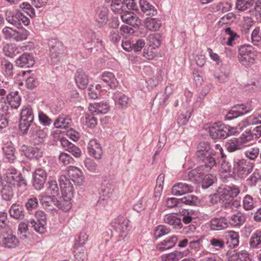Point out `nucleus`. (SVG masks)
I'll return each instance as SVG.
<instances>
[{
	"mask_svg": "<svg viewBox=\"0 0 261 261\" xmlns=\"http://www.w3.org/2000/svg\"><path fill=\"white\" fill-rule=\"evenodd\" d=\"M196 156L199 160L204 162V164L190 171L188 174V178L185 179V180L199 181L202 179L203 175L208 173L216 165V161L212 156L211 152L197 150Z\"/></svg>",
	"mask_w": 261,
	"mask_h": 261,
	"instance_id": "1",
	"label": "nucleus"
},
{
	"mask_svg": "<svg viewBox=\"0 0 261 261\" xmlns=\"http://www.w3.org/2000/svg\"><path fill=\"white\" fill-rule=\"evenodd\" d=\"M16 185L18 187L26 186V181L21 174L13 172L7 173L6 180L3 182V188L1 191L2 197L4 200H11Z\"/></svg>",
	"mask_w": 261,
	"mask_h": 261,
	"instance_id": "2",
	"label": "nucleus"
},
{
	"mask_svg": "<svg viewBox=\"0 0 261 261\" xmlns=\"http://www.w3.org/2000/svg\"><path fill=\"white\" fill-rule=\"evenodd\" d=\"M254 167V164L246 159H238L234 162L233 172L240 177L244 178L251 173Z\"/></svg>",
	"mask_w": 261,
	"mask_h": 261,
	"instance_id": "3",
	"label": "nucleus"
},
{
	"mask_svg": "<svg viewBox=\"0 0 261 261\" xmlns=\"http://www.w3.org/2000/svg\"><path fill=\"white\" fill-rule=\"evenodd\" d=\"M238 60L245 67H248L255 63V55L253 48L251 45H242L239 50Z\"/></svg>",
	"mask_w": 261,
	"mask_h": 261,
	"instance_id": "4",
	"label": "nucleus"
},
{
	"mask_svg": "<svg viewBox=\"0 0 261 261\" xmlns=\"http://www.w3.org/2000/svg\"><path fill=\"white\" fill-rule=\"evenodd\" d=\"M230 128L229 126L217 122L209 127L208 133L213 139H225L230 135Z\"/></svg>",
	"mask_w": 261,
	"mask_h": 261,
	"instance_id": "5",
	"label": "nucleus"
},
{
	"mask_svg": "<svg viewBox=\"0 0 261 261\" xmlns=\"http://www.w3.org/2000/svg\"><path fill=\"white\" fill-rule=\"evenodd\" d=\"M87 239V234L81 233L76 241L74 247V255L75 259L77 261H87V254L85 248L83 247Z\"/></svg>",
	"mask_w": 261,
	"mask_h": 261,
	"instance_id": "6",
	"label": "nucleus"
},
{
	"mask_svg": "<svg viewBox=\"0 0 261 261\" xmlns=\"http://www.w3.org/2000/svg\"><path fill=\"white\" fill-rule=\"evenodd\" d=\"M19 244L18 240L13 234L9 227L2 229L0 232V244L5 247L12 248Z\"/></svg>",
	"mask_w": 261,
	"mask_h": 261,
	"instance_id": "7",
	"label": "nucleus"
},
{
	"mask_svg": "<svg viewBox=\"0 0 261 261\" xmlns=\"http://www.w3.org/2000/svg\"><path fill=\"white\" fill-rule=\"evenodd\" d=\"M59 182L62 198L71 199L73 197L74 190L69 180L65 175H61L59 178Z\"/></svg>",
	"mask_w": 261,
	"mask_h": 261,
	"instance_id": "8",
	"label": "nucleus"
},
{
	"mask_svg": "<svg viewBox=\"0 0 261 261\" xmlns=\"http://www.w3.org/2000/svg\"><path fill=\"white\" fill-rule=\"evenodd\" d=\"M26 48V46H17L14 43H8L4 45L3 51L6 57L13 58L17 55L20 54L22 51H24Z\"/></svg>",
	"mask_w": 261,
	"mask_h": 261,
	"instance_id": "9",
	"label": "nucleus"
},
{
	"mask_svg": "<svg viewBox=\"0 0 261 261\" xmlns=\"http://www.w3.org/2000/svg\"><path fill=\"white\" fill-rule=\"evenodd\" d=\"M47 178V173L42 168L37 169L33 174V184L37 190H41L43 187Z\"/></svg>",
	"mask_w": 261,
	"mask_h": 261,
	"instance_id": "10",
	"label": "nucleus"
},
{
	"mask_svg": "<svg viewBox=\"0 0 261 261\" xmlns=\"http://www.w3.org/2000/svg\"><path fill=\"white\" fill-rule=\"evenodd\" d=\"M67 171L73 182L78 186L83 184L84 181V177L82 171L79 168L70 166L67 168Z\"/></svg>",
	"mask_w": 261,
	"mask_h": 261,
	"instance_id": "11",
	"label": "nucleus"
},
{
	"mask_svg": "<svg viewBox=\"0 0 261 261\" xmlns=\"http://www.w3.org/2000/svg\"><path fill=\"white\" fill-rule=\"evenodd\" d=\"M194 190L193 186L187 182H181L175 184L172 189V193L176 196L184 195L192 192Z\"/></svg>",
	"mask_w": 261,
	"mask_h": 261,
	"instance_id": "12",
	"label": "nucleus"
},
{
	"mask_svg": "<svg viewBox=\"0 0 261 261\" xmlns=\"http://www.w3.org/2000/svg\"><path fill=\"white\" fill-rule=\"evenodd\" d=\"M88 149L90 154L96 159H101L102 150L100 144L97 140L95 139L90 140L88 145Z\"/></svg>",
	"mask_w": 261,
	"mask_h": 261,
	"instance_id": "13",
	"label": "nucleus"
},
{
	"mask_svg": "<svg viewBox=\"0 0 261 261\" xmlns=\"http://www.w3.org/2000/svg\"><path fill=\"white\" fill-rule=\"evenodd\" d=\"M95 20L99 27H102L107 23L108 20V10L106 7L101 6L98 8Z\"/></svg>",
	"mask_w": 261,
	"mask_h": 261,
	"instance_id": "14",
	"label": "nucleus"
},
{
	"mask_svg": "<svg viewBox=\"0 0 261 261\" xmlns=\"http://www.w3.org/2000/svg\"><path fill=\"white\" fill-rule=\"evenodd\" d=\"M21 150L24 152V155L30 159H38L42 155V152L37 147H28L26 145H22Z\"/></svg>",
	"mask_w": 261,
	"mask_h": 261,
	"instance_id": "15",
	"label": "nucleus"
},
{
	"mask_svg": "<svg viewBox=\"0 0 261 261\" xmlns=\"http://www.w3.org/2000/svg\"><path fill=\"white\" fill-rule=\"evenodd\" d=\"M228 226L227 220L224 217L214 218L210 222V228L213 230H221Z\"/></svg>",
	"mask_w": 261,
	"mask_h": 261,
	"instance_id": "16",
	"label": "nucleus"
},
{
	"mask_svg": "<svg viewBox=\"0 0 261 261\" xmlns=\"http://www.w3.org/2000/svg\"><path fill=\"white\" fill-rule=\"evenodd\" d=\"M75 81L80 89H85L88 84V78L82 69H79L75 74Z\"/></svg>",
	"mask_w": 261,
	"mask_h": 261,
	"instance_id": "17",
	"label": "nucleus"
},
{
	"mask_svg": "<svg viewBox=\"0 0 261 261\" xmlns=\"http://www.w3.org/2000/svg\"><path fill=\"white\" fill-rule=\"evenodd\" d=\"M177 241V237L175 236H173L167 239L163 240L157 244L156 248L160 251H164L165 250L171 249L174 247Z\"/></svg>",
	"mask_w": 261,
	"mask_h": 261,
	"instance_id": "18",
	"label": "nucleus"
},
{
	"mask_svg": "<svg viewBox=\"0 0 261 261\" xmlns=\"http://www.w3.org/2000/svg\"><path fill=\"white\" fill-rule=\"evenodd\" d=\"M35 63V60L32 56L29 54H23L16 60L17 66L21 67L32 66Z\"/></svg>",
	"mask_w": 261,
	"mask_h": 261,
	"instance_id": "19",
	"label": "nucleus"
},
{
	"mask_svg": "<svg viewBox=\"0 0 261 261\" xmlns=\"http://www.w3.org/2000/svg\"><path fill=\"white\" fill-rule=\"evenodd\" d=\"M109 107L106 103H90L88 107L89 110L93 114H106L109 110Z\"/></svg>",
	"mask_w": 261,
	"mask_h": 261,
	"instance_id": "20",
	"label": "nucleus"
},
{
	"mask_svg": "<svg viewBox=\"0 0 261 261\" xmlns=\"http://www.w3.org/2000/svg\"><path fill=\"white\" fill-rule=\"evenodd\" d=\"M8 106L3 101H0V129L5 128L8 124L7 118Z\"/></svg>",
	"mask_w": 261,
	"mask_h": 261,
	"instance_id": "21",
	"label": "nucleus"
},
{
	"mask_svg": "<svg viewBox=\"0 0 261 261\" xmlns=\"http://www.w3.org/2000/svg\"><path fill=\"white\" fill-rule=\"evenodd\" d=\"M164 221L166 223L172 226L174 228H181L182 226L181 218L177 217V216L174 214H168L165 216Z\"/></svg>",
	"mask_w": 261,
	"mask_h": 261,
	"instance_id": "22",
	"label": "nucleus"
},
{
	"mask_svg": "<svg viewBox=\"0 0 261 261\" xmlns=\"http://www.w3.org/2000/svg\"><path fill=\"white\" fill-rule=\"evenodd\" d=\"M71 120L67 116L60 115L54 122V126L57 128L66 129L71 125Z\"/></svg>",
	"mask_w": 261,
	"mask_h": 261,
	"instance_id": "23",
	"label": "nucleus"
},
{
	"mask_svg": "<svg viewBox=\"0 0 261 261\" xmlns=\"http://www.w3.org/2000/svg\"><path fill=\"white\" fill-rule=\"evenodd\" d=\"M101 78L102 80L112 89L116 88L118 84L117 79L112 72H103Z\"/></svg>",
	"mask_w": 261,
	"mask_h": 261,
	"instance_id": "24",
	"label": "nucleus"
},
{
	"mask_svg": "<svg viewBox=\"0 0 261 261\" xmlns=\"http://www.w3.org/2000/svg\"><path fill=\"white\" fill-rule=\"evenodd\" d=\"M139 5L141 11L147 15H154L157 13L155 7L146 0H140Z\"/></svg>",
	"mask_w": 261,
	"mask_h": 261,
	"instance_id": "25",
	"label": "nucleus"
},
{
	"mask_svg": "<svg viewBox=\"0 0 261 261\" xmlns=\"http://www.w3.org/2000/svg\"><path fill=\"white\" fill-rule=\"evenodd\" d=\"M9 213L11 217L16 219H23L24 216V209L22 205L13 204L9 210Z\"/></svg>",
	"mask_w": 261,
	"mask_h": 261,
	"instance_id": "26",
	"label": "nucleus"
},
{
	"mask_svg": "<svg viewBox=\"0 0 261 261\" xmlns=\"http://www.w3.org/2000/svg\"><path fill=\"white\" fill-rule=\"evenodd\" d=\"M113 98L115 103L122 109H126L128 107L129 98L125 95L116 92L114 94Z\"/></svg>",
	"mask_w": 261,
	"mask_h": 261,
	"instance_id": "27",
	"label": "nucleus"
},
{
	"mask_svg": "<svg viewBox=\"0 0 261 261\" xmlns=\"http://www.w3.org/2000/svg\"><path fill=\"white\" fill-rule=\"evenodd\" d=\"M246 220L245 215L239 212L232 215L230 219V223L234 226H240L245 222Z\"/></svg>",
	"mask_w": 261,
	"mask_h": 261,
	"instance_id": "28",
	"label": "nucleus"
},
{
	"mask_svg": "<svg viewBox=\"0 0 261 261\" xmlns=\"http://www.w3.org/2000/svg\"><path fill=\"white\" fill-rule=\"evenodd\" d=\"M243 207L246 211H251L256 206V201L250 195H246L243 199Z\"/></svg>",
	"mask_w": 261,
	"mask_h": 261,
	"instance_id": "29",
	"label": "nucleus"
},
{
	"mask_svg": "<svg viewBox=\"0 0 261 261\" xmlns=\"http://www.w3.org/2000/svg\"><path fill=\"white\" fill-rule=\"evenodd\" d=\"M225 146L227 151L230 152L243 149L238 138H236L228 140L226 143Z\"/></svg>",
	"mask_w": 261,
	"mask_h": 261,
	"instance_id": "30",
	"label": "nucleus"
},
{
	"mask_svg": "<svg viewBox=\"0 0 261 261\" xmlns=\"http://www.w3.org/2000/svg\"><path fill=\"white\" fill-rule=\"evenodd\" d=\"M116 230L119 233L122 238L127 237L128 232V221H119V222L114 226Z\"/></svg>",
	"mask_w": 261,
	"mask_h": 261,
	"instance_id": "31",
	"label": "nucleus"
},
{
	"mask_svg": "<svg viewBox=\"0 0 261 261\" xmlns=\"http://www.w3.org/2000/svg\"><path fill=\"white\" fill-rule=\"evenodd\" d=\"M218 197L220 201L222 203L227 207L230 205V202H232L233 199L228 194V192L226 191L223 188L220 189L218 192Z\"/></svg>",
	"mask_w": 261,
	"mask_h": 261,
	"instance_id": "32",
	"label": "nucleus"
},
{
	"mask_svg": "<svg viewBox=\"0 0 261 261\" xmlns=\"http://www.w3.org/2000/svg\"><path fill=\"white\" fill-rule=\"evenodd\" d=\"M8 99L12 108L17 109L20 105L21 99L17 91L11 92L8 96Z\"/></svg>",
	"mask_w": 261,
	"mask_h": 261,
	"instance_id": "33",
	"label": "nucleus"
},
{
	"mask_svg": "<svg viewBox=\"0 0 261 261\" xmlns=\"http://www.w3.org/2000/svg\"><path fill=\"white\" fill-rule=\"evenodd\" d=\"M238 139L243 149H244L250 146L249 143L253 140V135L250 132H245Z\"/></svg>",
	"mask_w": 261,
	"mask_h": 261,
	"instance_id": "34",
	"label": "nucleus"
},
{
	"mask_svg": "<svg viewBox=\"0 0 261 261\" xmlns=\"http://www.w3.org/2000/svg\"><path fill=\"white\" fill-rule=\"evenodd\" d=\"M32 138L36 143L42 142L46 137V134L43 129L39 127L33 128L32 132Z\"/></svg>",
	"mask_w": 261,
	"mask_h": 261,
	"instance_id": "35",
	"label": "nucleus"
},
{
	"mask_svg": "<svg viewBox=\"0 0 261 261\" xmlns=\"http://www.w3.org/2000/svg\"><path fill=\"white\" fill-rule=\"evenodd\" d=\"M182 257V253L179 251H174L163 254L161 256V261H178Z\"/></svg>",
	"mask_w": 261,
	"mask_h": 261,
	"instance_id": "36",
	"label": "nucleus"
},
{
	"mask_svg": "<svg viewBox=\"0 0 261 261\" xmlns=\"http://www.w3.org/2000/svg\"><path fill=\"white\" fill-rule=\"evenodd\" d=\"M259 149L257 146L249 147L244 151V155L246 158L251 160L255 161L259 154Z\"/></svg>",
	"mask_w": 261,
	"mask_h": 261,
	"instance_id": "37",
	"label": "nucleus"
},
{
	"mask_svg": "<svg viewBox=\"0 0 261 261\" xmlns=\"http://www.w3.org/2000/svg\"><path fill=\"white\" fill-rule=\"evenodd\" d=\"M249 244L252 248H259L261 246V231L256 230L251 236Z\"/></svg>",
	"mask_w": 261,
	"mask_h": 261,
	"instance_id": "38",
	"label": "nucleus"
},
{
	"mask_svg": "<svg viewBox=\"0 0 261 261\" xmlns=\"http://www.w3.org/2000/svg\"><path fill=\"white\" fill-rule=\"evenodd\" d=\"M113 192V188L110 184L103 185L99 190L100 198L102 200L107 199Z\"/></svg>",
	"mask_w": 261,
	"mask_h": 261,
	"instance_id": "39",
	"label": "nucleus"
},
{
	"mask_svg": "<svg viewBox=\"0 0 261 261\" xmlns=\"http://www.w3.org/2000/svg\"><path fill=\"white\" fill-rule=\"evenodd\" d=\"M64 47L59 43H56L55 45L50 48V56L52 59H56L61 57L63 54Z\"/></svg>",
	"mask_w": 261,
	"mask_h": 261,
	"instance_id": "40",
	"label": "nucleus"
},
{
	"mask_svg": "<svg viewBox=\"0 0 261 261\" xmlns=\"http://www.w3.org/2000/svg\"><path fill=\"white\" fill-rule=\"evenodd\" d=\"M146 28L151 31H156L161 27V21L155 18H147L145 21Z\"/></svg>",
	"mask_w": 261,
	"mask_h": 261,
	"instance_id": "41",
	"label": "nucleus"
},
{
	"mask_svg": "<svg viewBox=\"0 0 261 261\" xmlns=\"http://www.w3.org/2000/svg\"><path fill=\"white\" fill-rule=\"evenodd\" d=\"M33 120H31L28 119L20 118L19 128L20 131L22 135H25L28 133V130L31 126Z\"/></svg>",
	"mask_w": 261,
	"mask_h": 261,
	"instance_id": "42",
	"label": "nucleus"
},
{
	"mask_svg": "<svg viewBox=\"0 0 261 261\" xmlns=\"http://www.w3.org/2000/svg\"><path fill=\"white\" fill-rule=\"evenodd\" d=\"M254 0H237L236 8L239 11H245L251 7Z\"/></svg>",
	"mask_w": 261,
	"mask_h": 261,
	"instance_id": "43",
	"label": "nucleus"
},
{
	"mask_svg": "<svg viewBox=\"0 0 261 261\" xmlns=\"http://www.w3.org/2000/svg\"><path fill=\"white\" fill-rule=\"evenodd\" d=\"M48 185L49 186L46 189V193L51 195L53 197H56L59 194V189L57 181L51 180L48 182Z\"/></svg>",
	"mask_w": 261,
	"mask_h": 261,
	"instance_id": "44",
	"label": "nucleus"
},
{
	"mask_svg": "<svg viewBox=\"0 0 261 261\" xmlns=\"http://www.w3.org/2000/svg\"><path fill=\"white\" fill-rule=\"evenodd\" d=\"M22 119H28L31 120L34 119V115L33 110L30 106H24L20 113V118Z\"/></svg>",
	"mask_w": 261,
	"mask_h": 261,
	"instance_id": "45",
	"label": "nucleus"
},
{
	"mask_svg": "<svg viewBox=\"0 0 261 261\" xmlns=\"http://www.w3.org/2000/svg\"><path fill=\"white\" fill-rule=\"evenodd\" d=\"M216 177L214 175L212 174H208L206 173L203 176L202 179L199 181L200 182L203 180L202 187L203 188H207L210 186L213 185L214 182ZM193 182H197V181H192Z\"/></svg>",
	"mask_w": 261,
	"mask_h": 261,
	"instance_id": "46",
	"label": "nucleus"
},
{
	"mask_svg": "<svg viewBox=\"0 0 261 261\" xmlns=\"http://www.w3.org/2000/svg\"><path fill=\"white\" fill-rule=\"evenodd\" d=\"M210 245L216 250H219L225 246L223 239L218 238H212L209 240Z\"/></svg>",
	"mask_w": 261,
	"mask_h": 261,
	"instance_id": "47",
	"label": "nucleus"
},
{
	"mask_svg": "<svg viewBox=\"0 0 261 261\" xmlns=\"http://www.w3.org/2000/svg\"><path fill=\"white\" fill-rule=\"evenodd\" d=\"M148 44L152 48L159 47L161 45L160 37L159 35L151 34L147 37Z\"/></svg>",
	"mask_w": 261,
	"mask_h": 261,
	"instance_id": "48",
	"label": "nucleus"
},
{
	"mask_svg": "<svg viewBox=\"0 0 261 261\" xmlns=\"http://www.w3.org/2000/svg\"><path fill=\"white\" fill-rule=\"evenodd\" d=\"M225 33L228 36L226 44L229 46L232 45V41L239 37V36L229 27L224 29Z\"/></svg>",
	"mask_w": 261,
	"mask_h": 261,
	"instance_id": "49",
	"label": "nucleus"
},
{
	"mask_svg": "<svg viewBox=\"0 0 261 261\" xmlns=\"http://www.w3.org/2000/svg\"><path fill=\"white\" fill-rule=\"evenodd\" d=\"M29 32L26 30L17 31L15 30L13 39L16 41H21L28 38Z\"/></svg>",
	"mask_w": 261,
	"mask_h": 261,
	"instance_id": "50",
	"label": "nucleus"
},
{
	"mask_svg": "<svg viewBox=\"0 0 261 261\" xmlns=\"http://www.w3.org/2000/svg\"><path fill=\"white\" fill-rule=\"evenodd\" d=\"M62 199L61 201H57V205L63 211L67 212L71 207L70 202L71 199H67L66 198H62Z\"/></svg>",
	"mask_w": 261,
	"mask_h": 261,
	"instance_id": "51",
	"label": "nucleus"
},
{
	"mask_svg": "<svg viewBox=\"0 0 261 261\" xmlns=\"http://www.w3.org/2000/svg\"><path fill=\"white\" fill-rule=\"evenodd\" d=\"M59 161L60 164L64 165H67L70 164H73L74 160L68 153L61 152L59 156Z\"/></svg>",
	"mask_w": 261,
	"mask_h": 261,
	"instance_id": "52",
	"label": "nucleus"
},
{
	"mask_svg": "<svg viewBox=\"0 0 261 261\" xmlns=\"http://www.w3.org/2000/svg\"><path fill=\"white\" fill-rule=\"evenodd\" d=\"M170 230L164 225H159L154 230V235L155 239H159L162 236L169 233Z\"/></svg>",
	"mask_w": 261,
	"mask_h": 261,
	"instance_id": "53",
	"label": "nucleus"
},
{
	"mask_svg": "<svg viewBox=\"0 0 261 261\" xmlns=\"http://www.w3.org/2000/svg\"><path fill=\"white\" fill-rule=\"evenodd\" d=\"M111 10L114 12L121 11L124 4V0H111L110 1Z\"/></svg>",
	"mask_w": 261,
	"mask_h": 261,
	"instance_id": "54",
	"label": "nucleus"
},
{
	"mask_svg": "<svg viewBox=\"0 0 261 261\" xmlns=\"http://www.w3.org/2000/svg\"><path fill=\"white\" fill-rule=\"evenodd\" d=\"M248 125H254L261 123V112L254 114L246 119Z\"/></svg>",
	"mask_w": 261,
	"mask_h": 261,
	"instance_id": "55",
	"label": "nucleus"
},
{
	"mask_svg": "<svg viewBox=\"0 0 261 261\" xmlns=\"http://www.w3.org/2000/svg\"><path fill=\"white\" fill-rule=\"evenodd\" d=\"M35 217L38 221H40L41 227L39 229L40 231L43 230V225H45L46 224V215L42 211H38L36 212Z\"/></svg>",
	"mask_w": 261,
	"mask_h": 261,
	"instance_id": "56",
	"label": "nucleus"
},
{
	"mask_svg": "<svg viewBox=\"0 0 261 261\" xmlns=\"http://www.w3.org/2000/svg\"><path fill=\"white\" fill-rule=\"evenodd\" d=\"M223 189L228 192V194L231 196L233 199L237 197L241 192L240 189L236 185L226 187Z\"/></svg>",
	"mask_w": 261,
	"mask_h": 261,
	"instance_id": "57",
	"label": "nucleus"
},
{
	"mask_svg": "<svg viewBox=\"0 0 261 261\" xmlns=\"http://www.w3.org/2000/svg\"><path fill=\"white\" fill-rule=\"evenodd\" d=\"M40 201L42 205L44 207H48L50 206L51 204V203L56 199V197H53V196H50L48 195H40Z\"/></svg>",
	"mask_w": 261,
	"mask_h": 261,
	"instance_id": "58",
	"label": "nucleus"
},
{
	"mask_svg": "<svg viewBox=\"0 0 261 261\" xmlns=\"http://www.w3.org/2000/svg\"><path fill=\"white\" fill-rule=\"evenodd\" d=\"M181 201L187 205H195L197 203V197L193 195H188L181 198Z\"/></svg>",
	"mask_w": 261,
	"mask_h": 261,
	"instance_id": "59",
	"label": "nucleus"
},
{
	"mask_svg": "<svg viewBox=\"0 0 261 261\" xmlns=\"http://www.w3.org/2000/svg\"><path fill=\"white\" fill-rule=\"evenodd\" d=\"M20 7L24 12L32 18L35 17V11L32 6L27 2H23L21 4Z\"/></svg>",
	"mask_w": 261,
	"mask_h": 261,
	"instance_id": "60",
	"label": "nucleus"
},
{
	"mask_svg": "<svg viewBox=\"0 0 261 261\" xmlns=\"http://www.w3.org/2000/svg\"><path fill=\"white\" fill-rule=\"evenodd\" d=\"M15 19H17V27H19L21 24L28 25L30 23V19L21 13H17L15 14Z\"/></svg>",
	"mask_w": 261,
	"mask_h": 261,
	"instance_id": "61",
	"label": "nucleus"
},
{
	"mask_svg": "<svg viewBox=\"0 0 261 261\" xmlns=\"http://www.w3.org/2000/svg\"><path fill=\"white\" fill-rule=\"evenodd\" d=\"M3 68L5 74L8 76L13 75V65L8 61H5L2 63Z\"/></svg>",
	"mask_w": 261,
	"mask_h": 261,
	"instance_id": "62",
	"label": "nucleus"
},
{
	"mask_svg": "<svg viewBox=\"0 0 261 261\" xmlns=\"http://www.w3.org/2000/svg\"><path fill=\"white\" fill-rule=\"evenodd\" d=\"M229 71H226L223 72L221 71L220 73H217L215 74V77L219 83H225L229 79Z\"/></svg>",
	"mask_w": 261,
	"mask_h": 261,
	"instance_id": "63",
	"label": "nucleus"
},
{
	"mask_svg": "<svg viewBox=\"0 0 261 261\" xmlns=\"http://www.w3.org/2000/svg\"><path fill=\"white\" fill-rule=\"evenodd\" d=\"M250 11L255 15L256 19L261 17V0H257L255 2L254 8Z\"/></svg>",
	"mask_w": 261,
	"mask_h": 261,
	"instance_id": "64",
	"label": "nucleus"
}]
</instances>
